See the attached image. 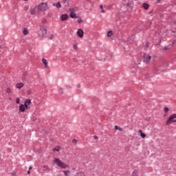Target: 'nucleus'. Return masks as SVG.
Wrapping results in <instances>:
<instances>
[{
	"label": "nucleus",
	"mask_w": 176,
	"mask_h": 176,
	"mask_svg": "<svg viewBox=\"0 0 176 176\" xmlns=\"http://www.w3.org/2000/svg\"><path fill=\"white\" fill-rule=\"evenodd\" d=\"M76 34H77L78 36H79V38H83V35H84L85 32H83V30L78 29Z\"/></svg>",
	"instance_id": "nucleus-7"
},
{
	"label": "nucleus",
	"mask_w": 176,
	"mask_h": 176,
	"mask_svg": "<svg viewBox=\"0 0 176 176\" xmlns=\"http://www.w3.org/2000/svg\"><path fill=\"white\" fill-rule=\"evenodd\" d=\"M63 2H64V3H67L68 4L69 0H63Z\"/></svg>",
	"instance_id": "nucleus-28"
},
{
	"label": "nucleus",
	"mask_w": 176,
	"mask_h": 176,
	"mask_svg": "<svg viewBox=\"0 0 176 176\" xmlns=\"http://www.w3.org/2000/svg\"><path fill=\"white\" fill-rule=\"evenodd\" d=\"M0 49H1V46H0Z\"/></svg>",
	"instance_id": "nucleus-39"
},
{
	"label": "nucleus",
	"mask_w": 176,
	"mask_h": 176,
	"mask_svg": "<svg viewBox=\"0 0 176 176\" xmlns=\"http://www.w3.org/2000/svg\"><path fill=\"white\" fill-rule=\"evenodd\" d=\"M54 163H56L58 167H60V168H67L68 165L60 160L59 159L55 158L54 160Z\"/></svg>",
	"instance_id": "nucleus-2"
},
{
	"label": "nucleus",
	"mask_w": 176,
	"mask_h": 176,
	"mask_svg": "<svg viewBox=\"0 0 176 176\" xmlns=\"http://www.w3.org/2000/svg\"><path fill=\"white\" fill-rule=\"evenodd\" d=\"M63 173L65 176H68V174H69L70 172L69 170H64Z\"/></svg>",
	"instance_id": "nucleus-22"
},
{
	"label": "nucleus",
	"mask_w": 176,
	"mask_h": 176,
	"mask_svg": "<svg viewBox=\"0 0 176 176\" xmlns=\"http://www.w3.org/2000/svg\"><path fill=\"white\" fill-rule=\"evenodd\" d=\"M175 25H176V21L175 22Z\"/></svg>",
	"instance_id": "nucleus-37"
},
{
	"label": "nucleus",
	"mask_w": 176,
	"mask_h": 176,
	"mask_svg": "<svg viewBox=\"0 0 176 176\" xmlns=\"http://www.w3.org/2000/svg\"><path fill=\"white\" fill-rule=\"evenodd\" d=\"M73 49H75V50H77L78 49V45H73Z\"/></svg>",
	"instance_id": "nucleus-25"
},
{
	"label": "nucleus",
	"mask_w": 176,
	"mask_h": 176,
	"mask_svg": "<svg viewBox=\"0 0 176 176\" xmlns=\"http://www.w3.org/2000/svg\"><path fill=\"white\" fill-rule=\"evenodd\" d=\"M69 16L72 19H78V16H76V14L72 11L69 14Z\"/></svg>",
	"instance_id": "nucleus-12"
},
{
	"label": "nucleus",
	"mask_w": 176,
	"mask_h": 176,
	"mask_svg": "<svg viewBox=\"0 0 176 176\" xmlns=\"http://www.w3.org/2000/svg\"><path fill=\"white\" fill-rule=\"evenodd\" d=\"M54 38V34H52L50 36V39H53Z\"/></svg>",
	"instance_id": "nucleus-27"
},
{
	"label": "nucleus",
	"mask_w": 176,
	"mask_h": 176,
	"mask_svg": "<svg viewBox=\"0 0 176 176\" xmlns=\"http://www.w3.org/2000/svg\"><path fill=\"white\" fill-rule=\"evenodd\" d=\"M164 50H167V47H164Z\"/></svg>",
	"instance_id": "nucleus-36"
},
{
	"label": "nucleus",
	"mask_w": 176,
	"mask_h": 176,
	"mask_svg": "<svg viewBox=\"0 0 176 176\" xmlns=\"http://www.w3.org/2000/svg\"><path fill=\"white\" fill-rule=\"evenodd\" d=\"M28 174L30 175L31 174V170H28Z\"/></svg>",
	"instance_id": "nucleus-33"
},
{
	"label": "nucleus",
	"mask_w": 176,
	"mask_h": 176,
	"mask_svg": "<svg viewBox=\"0 0 176 176\" xmlns=\"http://www.w3.org/2000/svg\"><path fill=\"white\" fill-rule=\"evenodd\" d=\"M132 175L133 176H138V172H137V170L133 171Z\"/></svg>",
	"instance_id": "nucleus-23"
},
{
	"label": "nucleus",
	"mask_w": 176,
	"mask_h": 176,
	"mask_svg": "<svg viewBox=\"0 0 176 176\" xmlns=\"http://www.w3.org/2000/svg\"><path fill=\"white\" fill-rule=\"evenodd\" d=\"M103 8H104V6H103L102 4H100V9L102 10Z\"/></svg>",
	"instance_id": "nucleus-29"
},
{
	"label": "nucleus",
	"mask_w": 176,
	"mask_h": 176,
	"mask_svg": "<svg viewBox=\"0 0 176 176\" xmlns=\"http://www.w3.org/2000/svg\"><path fill=\"white\" fill-rule=\"evenodd\" d=\"M16 104H20V98H16Z\"/></svg>",
	"instance_id": "nucleus-24"
},
{
	"label": "nucleus",
	"mask_w": 176,
	"mask_h": 176,
	"mask_svg": "<svg viewBox=\"0 0 176 176\" xmlns=\"http://www.w3.org/2000/svg\"><path fill=\"white\" fill-rule=\"evenodd\" d=\"M53 6H55V8H57V9H60V8H61V3H60V2L58 3H54Z\"/></svg>",
	"instance_id": "nucleus-13"
},
{
	"label": "nucleus",
	"mask_w": 176,
	"mask_h": 176,
	"mask_svg": "<svg viewBox=\"0 0 176 176\" xmlns=\"http://www.w3.org/2000/svg\"><path fill=\"white\" fill-rule=\"evenodd\" d=\"M169 109L168 107H164V111L165 112H168Z\"/></svg>",
	"instance_id": "nucleus-26"
},
{
	"label": "nucleus",
	"mask_w": 176,
	"mask_h": 176,
	"mask_svg": "<svg viewBox=\"0 0 176 176\" xmlns=\"http://www.w3.org/2000/svg\"><path fill=\"white\" fill-rule=\"evenodd\" d=\"M67 19H68V14H62L60 16V20H62V21H65V20H67Z\"/></svg>",
	"instance_id": "nucleus-10"
},
{
	"label": "nucleus",
	"mask_w": 176,
	"mask_h": 176,
	"mask_svg": "<svg viewBox=\"0 0 176 176\" xmlns=\"http://www.w3.org/2000/svg\"><path fill=\"white\" fill-rule=\"evenodd\" d=\"M139 133L142 138H145L146 137V135L142 132V130L140 129Z\"/></svg>",
	"instance_id": "nucleus-15"
},
{
	"label": "nucleus",
	"mask_w": 176,
	"mask_h": 176,
	"mask_svg": "<svg viewBox=\"0 0 176 176\" xmlns=\"http://www.w3.org/2000/svg\"><path fill=\"white\" fill-rule=\"evenodd\" d=\"M113 32H112V31H109L108 32H107V36L109 37V38H111V36H112V35H113Z\"/></svg>",
	"instance_id": "nucleus-20"
},
{
	"label": "nucleus",
	"mask_w": 176,
	"mask_h": 176,
	"mask_svg": "<svg viewBox=\"0 0 176 176\" xmlns=\"http://www.w3.org/2000/svg\"><path fill=\"white\" fill-rule=\"evenodd\" d=\"M101 13H105V10H104L102 9Z\"/></svg>",
	"instance_id": "nucleus-32"
},
{
	"label": "nucleus",
	"mask_w": 176,
	"mask_h": 176,
	"mask_svg": "<svg viewBox=\"0 0 176 176\" xmlns=\"http://www.w3.org/2000/svg\"><path fill=\"white\" fill-rule=\"evenodd\" d=\"M43 171H49V166H43Z\"/></svg>",
	"instance_id": "nucleus-19"
},
{
	"label": "nucleus",
	"mask_w": 176,
	"mask_h": 176,
	"mask_svg": "<svg viewBox=\"0 0 176 176\" xmlns=\"http://www.w3.org/2000/svg\"><path fill=\"white\" fill-rule=\"evenodd\" d=\"M82 19H80L78 22L80 24V23H82Z\"/></svg>",
	"instance_id": "nucleus-30"
},
{
	"label": "nucleus",
	"mask_w": 176,
	"mask_h": 176,
	"mask_svg": "<svg viewBox=\"0 0 176 176\" xmlns=\"http://www.w3.org/2000/svg\"><path fill=\"white\" fill-rule=\"evenodd\" d=\"M25 109H27V107L24 104H20L19 106V111L20 112H25Z\"/></svg>",
	"instance_id": "nucleus-9"
},
{
	"label": "nucleus",
	"mask_w": 176,
	"mask_h": 176,
	"mask_svg": "<svg viewBox=\"0 0 176 176\" xmlns=\"http://www.w3.org/2000/svg\"><path fill=\"white\" fill-rule=\"evenodd\" d=\"M37 9L39 12H46V10H47V3H41L40 5L37 6Z\"/></svg>",
	"instance_id": "nucleus-4"
},
{
	"label": "nucleus",
	"mask_w": 176,
	"mask_h": 176,
	"mask_svg": "<svg viewBox=\"0 0 176 176\" xmlns=\"http://www.w3.org/2000/svg\"><path fill=\"white\" fill-rule=\"evenodd\" d=\"M32 170V166H30L29 170Z\"/></svg>",
	"instance_id": "nucleus-35"
},
{
	"label": "nucleus",
	"mask_w": 176,
	"mask_h": 176,
	"mask_svg": "<svg viewBox=\"0 0 176 176\" xmlns=\"http://www.w3.org/2000/svg\"><path fill=\"white\" fill-rule=\"evenodd\" d=\"M114 129H115L116 130H119V131H123V129H122L121 127H119L118 125H116V126H114Z\"/></svg>",
	"instance_id": "nucleus-18"
},
{
	"label": "nucleus",
	"mask_w": 176,
	"mask_h": 176,
	"mask_svg": "<svg viewBox=\"0 0 176 176\" xmlns=\"http://www.w3.org/2000/svg\"><path fill=\"white\" fill-rule=\"evenodd\" d=\"M142 7L144 8V9H145L146 10H148V9H149V4L146 3H144L142 4Z\"/></svg>",
	"instance_id": "nucleus-14"
},
{
	"label": "nucleus",
	"mask_w": 176,
	"mask_h": 176,
	"mask_svg": "<svg viewBox=\"0 0 176 176\" xmlns=\"http://www.w3.org/2000/svg\"><path fill=\"white\" fill-rule=\"evenodd\" d=\"M23 105L25 107L26 109H28V107L31 105V100L30 99L25 100Z\"/></svg>",
	"instance_id": "nucleus-8"
},
{
	"label": "nucleus",
	"mask_w": 176,
	"mask_h": 176,
	"mask_svg": "<svg viewBox=\"0 0 176 176\" xmlns=\"http://www.w3.org/2000/svg\"><path fill=\"white\" fill-rule=\"evenodd\" d=\"M171 123H176V113L170 115L166 120V126H170Z\"/></svg>",
	"instance_id": "nucleus-3"
},
{
	"label": "nucleus",
	"mask_w": 176,
	"mask_h": 176,
	"mask_svg": "<svg viewBox=\"0 0 176 176\" xmlns=\"http://www.w3.org/2000/svg\"><path fill=\"white\" fill-rule=\"evenodd\" d=\"M23 1H27V0H23Z\"/></svg>",
	"instance_id": "nucleus-38"
},
{
	"label": "nucleus",
	"mask_w": 176,
	"mask_h": 176,
	"mask_svg": "<svg viewBox=\"0 0 176 176\" xmlns=\"http://www.w3.org/2000/svg\"><path fill=\"white\" fill-rule=\"evenodd\" d=\"M42 62L44 63L45 68H47V60L45 58H43Z\"/></svg>",
	"instance_id": "nucleus-17"
},
{
	"label": "nucleus",
	"mask_w": 176,
	"mask_h": 176,
	"mask_svg": "<svg viewBox=\"0 0 176 176\" xmlns=\"http://www.w3.org/2000/svg\"><path fill=\"white\" fill-rule=\"evenodd\" d=\"M47 30H46V28H45V26L41 25L39 27V30H38L39 38H41V39L45 38V35L47 34Z\"/></svg>",
	"instance_id": "nucleus-1"
},
{
	"label": "nucleus",
	"mask_w": 176,
	"mask_h": 176,
	"mask_svg": "<svg viewBox=\"0 0 176 176\" xmlns=\"http://www.w3.org/2000/svg\"><path fill=\"white\" fill-rule=\"evenodd\" d=\"M94 138H95V140H98V137H97V136H94Z\"/></svg>",
	"instance_id": "nucleus-34"
},
{
	"label": "nucleus",
	"mask_w": 176,
	"mask_h": 176,
	"mask_svg": "<svg viewBox=\"0 0 176 176\" xmlns=\"http://www.w3.org/2000/svg\"><path fill=\"white\" fill-rule=\"evenodd\" d=\"M151 58H152V56H151V55L145 54L144 56V63H146V64H149V63H151Z\"/></svg>",
	"instance_id": "nucleus-5"
},
{
	"label": "nucleus",
	"mask_w": 176,
	"mask_h": 176,
	"mask_svg": "<svg viewBox=\"0 0 176 176\" xmlns=\"http://www.w3.org/2000/svg\"><path fill=\"white\" fill-rule=\"evenodd\" d=\"M160 2H162V0H157V3H160Z\"/></svg>",
	"instance_id": "nucleus-31"
},
{
	"label": "nucleus",
	"mask_w": 176,
	"mask_h": 176,
	"mask_svg": "<svg viewBox=\"0 0 176 176\" xmlns=\"http://www.w3.org/2000/svg\"><path fill=\"white\" fill-rule=\"evenodd\" d=\"M24 86V83L23 82H18L16 84L15 87H16V89H21V87H23Z\"/></svg>",
	"instance_id": "nucleus-11"
},
{
	"label": "nucleus",
	"mask_w": 176,
	"mask_h": 176,
	"mask_svg": "<svg viewBox=\"0 0 176 176\" xmlns=\"http://www.w3.org/2000/svg\"><path fill=\"white\" fill-rule=\"evenodd\" d=\"M29 33H30V31L28 30V29L24 28V29L23 30V35H28Z\"/></svg>",
	"instance_id": "nucleus-16"
},
{
	"label": "nucleus",
	"mask_w": 176,
	"mask_h": 176,
	"mask_svg": "<svg viewBox=\"0 0 176 176\" xmlns=\"http://www.w3.org/2000/svg\"><path fill=\"white\" fill-rule=\"evenodd\" d=\"M75 176H86V175H85V173L80 172L78 173H77Z\"/></svg>",
	"instance_id": "nucleus-21"
},
{
	"label": "nucleus",
	"mask_w": 176,
	"mask_h": 176,
	"mask_svg": "<svg viewBox=\"0 0 176 176\" xmlns=\"http://www.w3.org/2000/svg\"><path fill=\"white\" fill-rule=\"evenodd\" d=\"M30 14L34 15V14H38L39 13V10L38 9V6H36L34 8H31L30 9Z\"/></svg>",
	"instance_id": "nucleus-6"
}]
</instances>
